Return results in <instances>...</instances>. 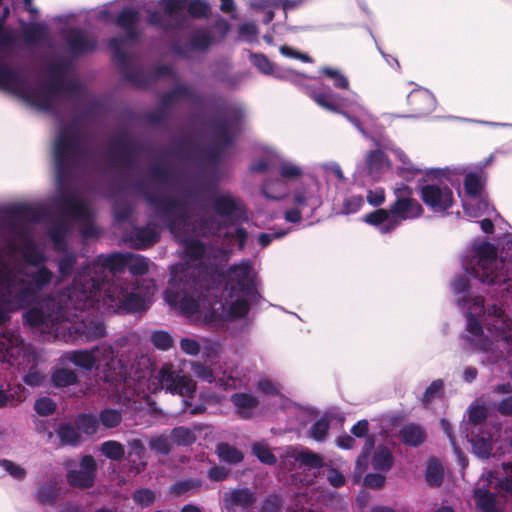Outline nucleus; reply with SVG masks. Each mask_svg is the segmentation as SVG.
Masks as SVG:
<instances>
[{"instance_id": "f257e3e1", "label": "nucleus", "mask_w": 512, "mask_h": 512, "mask_svg": "<svg viewBox=\"0 0 512 512\" xmlns=\"http://www.w3.org/2000/svg\"><path fill=\"white\" fill-rule=\"evenodd\" d=\"M22 260L14 252L0 250V325L10 313L26 309L23 323L44 339L64 342H92L106 335L99 314L136 313L148 309L156 291L153 280L140 287L118 275L128 269V252L100 254L83 266L72 284L43 295L58 284L46 266L47 257L34 242L21 249Z\"/></svg>"}, {"instance_id": "f03ea898", "label": "nucleus", "mask_w": 512, "mask_h": 512, "mask_svg": "<svg viewBox=\"0 0 512 512\" xmlns=\"http://www.w3.org/2000/svg\"><path fill=\"white\" fill-rule=\"evenodd\" d=\"M148 200L183 246L182 262L171 267L164 294L170 307L190 322L212 324L242 318L250 306L264 301L258 273L250 260L220 271L233 248L242 249L247 238L246 230L239 227L247 220L239 198L227 192L210 196L209 205L223 223L205 219L187 201L167 195Z\"/></svg>"}, {"instance_id": "7ed1b4c3", "label": "nucleus", "mask_w": 512, "mask_h": 512, "mask_svg": "<svg viewBox=\"0 0 512 512\" xmlns=\"http://www.w3.org/2000/svg\"><path fill=\"white\" fill-rule=\"evenodd\" d=\"M512 250V239L507 242ZM471 255L465 257L462 266L465 272L486 285L497 300L505 302L512 297V258L498 257L497 247L487 241L474 242ZM457 302L466 318V330L462 339L471 350L491 353V364L496 363L502 354L497 350L501 341L512 346V319L506 314L503 305L493 303L485 309L481 296L471 297L467 275L456 276L451 283Z\"/></svg>"}, {"instance_id": "20e7f679", "label": "nucleus", "mask_w": 512, "mask_h": 512, "mask_svg": "<svg viewBox=\"0 0 512 512\" xmlns=\"http://www.w3.org/2000/svg\"><path fill=\"white\" fill-rule=\"evenodd\" d=\"M61 361H68L87 371H97L108 385L111 399L118 404H135L150 393L165 390L183 398L182 412L196 415L206 410L203 403L193 405L189 401L196 392L195 381L171 363L163 365L154 374L150 359L142 356L129 371L114 347L107 343L66 352Z\"/></svg>"}, {"instance_id": "39448f33", "label": "nucleus", "mask_w": 512, "mask_h": 512, "mask_svg": "<svg viewBox=\"0 0 512 512\" xmlns=\"http://www.w3.org/2000/svg\"><path fill=\"white\" fill-rule=\"evenodd\" d=\"M60 216L53 221L48 229V235L53 243V249L62 254L54 262L61 278H67L77 263V254L68 251L67 240L70 235V221H75L80 227L84 239L97 238L100 231L93 223V212L89 204L76 193H64L56 199Z\"/></svg>"}, {"instance_id": "423d86ee", "label": "nucleus", "mask_w": 512, "mask_h": 512, "mask_svg": "<svg viewBox=\"0 0 512 512\" xmlns=\"http://www.w3.org/2000/svg\"><path fill=\"white\" fill-rule=\"evenodd\" d=\"M0 88L22 98L40 111L54 112L64 105L66 84L61 79L35 81L19 68L9 66L0 59Z\"/></svg>"}, {"instance_id": "0eeeda50", "label": "nucleus", "mask_w": 512, "mask_h": 512, "mask_svg": "<svg viewBox=\"0 0 512 512\" xmlns=\"http://www.w3.org/2000/svg\"><path fill=\"white\" fill-rule=\"evenodd\" d=\"M394 154L401 162L397 174L407 182H421L422 201L433 213L443 216L455 203L453 191L447 182L452 186L459 185V179L453 178L451 168L422 169L414 166L402 150L395 149Z\"/></svg>"}, {"instance_id": "6e6552de", "label": "nucleus", "mask_w": 512, "mask_h": 512, "mask_svg": "<svg viewBox=\"0 0 512 512\" xmlns=\"http://www.w3.org/2000/svg\"><path fill=\"white\" fill-rule=\"evenodd\" d=\"M323 172V178L328 186L326 193L319 181L311 179L307 183L296 186L292 192L291 206L284 213V219L289 223H300L303 219L310 218L323 204V197L335 202V197L330 193V186L339 189L345 185L347 179L338 163L329 162L318 166Z\"/></svg>"}, {"instance_id": "1a4fd4ad", "label": "nucleus", "mask_w": 512, "mask_h": 512, "mask_svg": "<svg viewBox=\"0 0 512 512\" xmlns=\"http://www.w3.org/2000/svg\"><path fill=\"white\" fill-rule=\"evenodd\" d=\"M91 159V151L86 137L76 124H61L54 143V160L59 185L76 168Z\"/></svg>"}, {"instance_id": "9d476101", "label": "nucleus", "mask_w": 512, "mask_h": 512, "mask_svg": "<svg viewBox=\"0 0 512 512\" xmlns=\"http://www.w3.org/2000/svg\"><path fill=\"white\" fill-rule=\"evenodd\" d=\"M395 201L389 209H377L366 214L363 220L387 234L398 228L404 221L419 218L423 214L421 204L413 198V190L404 183H397L393 189Z\"/></svg>"}, {"instance_id": "9b49d317", "label": "nucleus", "mask_w": 512, "mask_h": 512, "mask_svg": "<svg viewBox=\"0 0 512 512\" xmlns=\"http://www.w3.org/2000/svg\"><path fill=\"white\" fill-rule=\"evenodd\" d=\"M306 93L322 108L345 116L365 136L376 125V119L360 103L356 93L343 97L331 90L316 88H307Z\"/></svg>"}, {"instance_id": "f8f14e48", "label": "nucleus", "mask_w": 512, "mask_h": 512, "mask_svg": "<svg viewBox=\"0 0 512 512\" xmlns=\"http://www.w3.org/2000/svg\"><path fill=\"white\" fill-rule=\"evenodd\" d=\"M503 470L505 473L504 479L496 480L494 474L488 471L483 473L478 480L474 490V498L477 509L481 512H499L496 496L489 490L490 487L494 486L499 491L512 496V462L504 463Z\"/></svg>"}, {"instance_id": "ddd939ff", "label": "nucleus", "mask_w": 512, "mask_h": 512, "mask_svg": "<svg viewBox=\"0 0 512 512\" xmlns=\"http://www.w3.org/2000/svg\"><path fill=\"white\" fill-rule=\"evenodd\" d=\"M38 359L35 348L22 339L18 329L0 331V361L11 365L32 364Z\"/></svg>"}, {"instance_id": "4468645a", "label": "nucleus", "mask_w": 512, "mask_h": 512, "mask_svg": "<svg viewBox=\"0 0 512 512\" xmlns=\"http://www.w3.org/2000/svg\"><path fill=\"white\" fill-rule=\"evenodd\" d=\"M493 156H490L484 164L477 168L475 171H467L466 168L454 167L451 168L452 176L454 179L458 178L461 180V176L465 175L464 187H465V198L462 200V205L465 214L470 218L481 217L483 210H474V204L478 202L479 196H482V190L485 180V174L483 167L488 165L492 161Z\"/></svg>"}, {"instance_id": "2eb2a0df", "label": "nucleus", "mask_w": 512, "mask_h": 512, "mask_svg": "<svg viewBox=\"0 0 512 512\" xmlns=\"http://www.w3.org/2000/svg\"><path fill=\"white\" fill-rule=\"evenodd\" d=\"M249 169L253 173H268L278 170L280 177L288 183L303 175V170L300 166L282 159L275 151L270 149L265 150L263 156L255 160Z\"/></svg>"}, {"instance_id": "dca6fc26", "label": "nucleus", "mask_w": 512, "mask_h": 512, "mask_svg": "<svg viewBox=\"0 0 512 512\" xmlns=\"http://www.w3.org/2000/svg\"><path fill=\"white\" fill-rule=\"evenodd\" d=\"M243 118V109L233 107L227 111L223 119L216 123L215 143L220 149L223 150L233 144L241 132Z\"/></svg>"}, {"instance_id": "f3484780", "label": "nucleus", "mask_w": 512, "mask_h": 512, "mask_svg": "<svg viewBox=\"0 0 512 512\" xmlns=\"http://www.w3.org/2000/svg\"><path fill=\"white\" fill-rule=\"evenodd\" d=\"M161 7L165 15L174 20L177 25H181L184 21L182 12L185 9L194 18L208 17L210 12L208 3L203 0H161Z\"/></svg>"}, {"instance_id": "a211bd4d", "label": "nucleus", "mask_w": 512, "mask_h": 512, "mask_svg": "<svg viewBox=\"0 0 512 512\" xmlns=\"http://www.w3.org/2000/svg\"><path fill=\"white\" fill-rule=\"evenodd\" d=\"M281 465L292 470L296 465L300 468L316 470L322 467V459L316 453L296 446H288L280 455Z\"/></svg>"}, {"instance_id": "6ab92c4d", "label": "nucleus", "mask_w": 512, "mask_h": 512, "mask_svg": "<svg viewBox=\"0 0 512 512\" xmlns=\"http://www.w3.org/2000/svg\"><path fill=\"white\" fill-rule=\"evenodd\" d=\"M256 494L249 488L233 489L225 492L223 507L227 512H254Z\"/></svg>"}, {"instance_id": "aec40b11", "label": "nucleus", "mask_w": 512, "mask_h": 512, "mask_svg": "<svg viewBox=\"0 0 512 512\" xmlns=\"http://www.w3.org/2000/svg\"><path fill=\"white\" fill-rule=\"evenodd\" d=\"M191 369L198 379L210 384L215 383L223 390L237 389L241 385V380L231 373L224 372L222 377L216 378L210 367L197 361L191 363Z\"/></svg>"}, {"instance_id": "412c9836", "label": "nucleus", "mask_w": 512, "mask_h": 512, "mask_svg": "<svg viewBox=\"0 0 512 512\" xmlns=\"http://www.w3.org/2000/svg\"><path fill=\"white\" fill-rule=\"evenodd\" d=\"M96 462L92 456H84L78 469H71L67 473V481L71 486L89 488L94 483Z\"/></svg>"}, {"instance_id": "4be33fe9", "label": "nucleus", "mask_w": 512, "mask_h": 512, "mask_svg": "<svg viewBox=\"0 0 512 512\" xmlns=\"http://www.w3.org/2000/svg\"><path fill=\"white\" fill-rule=\"evenodd\" d=\"M498 428L494 425H485V429L478 428V433L471 431V435H467L468 441L471 443L473 452L480 458H488L491 454L493 438Z\"/></svg>"}, {"instance_id": "5701e85b", "label": "nucleus", "mask_w": 512, "mask_h": 512, "mask_svg": "<svg viewBox=\"0 0 512 512\" xmlns=\"http://www.w3.org/2000/svg\"><path fill=\"white\" fill-rule=\"evenodd\" d=\"M6 212L12 222L21 224L40 222L46 214L43 207L31 204H15Z\"/></svg>"}, {"instance_id": "b1692460", "label": "nucleus", "mask_w": 512, "mask_h": 512, "mask_svg": "<svg viewBox=\"0 0 512 512\" xmlns=\"http://www.w3.org/2000/svg\"><path fill=\"white\" fill-rule=\"evenodd\" d=\"M408 103L413 108V116L421 117L431 113L436 107L434 95L424 88L414 89L408 95Z\"/></svg>"}, {"instance_id": "393cba45", "label": "nucleus", "mask_w": 512, "mask_h": 512, "mask_svg": "<svg viewBox=\"0 0 512 512\" xmlns=\"http://www.w3.org/2000/svg\"><path fill=\"white\" fill-rule=\"evenodd\" d=\"M230 401L234 406L235 414L241 419H251L255 416L259 399L248 392H237L231 395Z\"/></svg>"}, {"instance_id": "a878e982", "label": "nucleus", "mask_w": 512, "mask_h": 512, "mask_svg": "<svg viewBox=\"0 0 512 512\" xmlns=\"http://www.w3.org/2000/svg\"><path fill=\"white\" fill-rule=\"evenodd\" d=\"M160 232L156 225L148 224L144 227H135L127 237L131 246L136 249H145L159 240Z\"/></svg>"}, {"instance_id": "bb28decb", "label": "nucleus", "mask_w": 512, "mask_h": 512, "mask_svg": "<svg viewBox=\"0 0 512 512\" xmlns=\"http://www.w3.org/2000/svg\"><path fill=\"white\" fill-rule=\"evenodd\" d=\"M65 41L70 51L76 55L91 52L96 47L95 38L80 29L69 30L65 35Z\"/></svg>"}, {"instance_id": "cd10ccee", "label": "nucleus", "mask_w": 512, "mask_h": 512, "mask_svg": "<svg viewBox=\"0 0 512 512\" xmlns=\"http://www.w3.org/2000/svg\"><path fill=\"white\" fill-rule=\"evenodd\" d=\"M368 431H369V423L365 419L359 420L351 428V433L355 437H358V438L366 437L365 446L363 448L361 455L358 457L357 462H356L357 467L359 469H362V467L366 466L370 451L374 447V439L372 436H368Z\"/></svg>"}, {"instance_id": "c85d7f7f", "label": "nucleus", "mask_w": 512, "mask_h": 512, "mask_svg": "<svg viewBox=\"0 0 512 512\" xmlns=\"http://www.w3.org/2000/svg\"><path fill=\"white\" fill-rule=\"evenodd\" d=\"M140 11L135 7L124 8L117 16L116 23L126 31L127 38L134 41L138 37L136 25L139 21Z\"/></svg>"}, {"instance_id": "c756f323", "label": "nucleus", "mask_w": 512, "mask_h": 512, "mask_svg": "<svg viewBox=\"0 0 512 512\" xmlns=\"http://www.w3.org/2000/svg\"><path fill=\"white\" fill-rule=\"evenodd\" d=\"M250 60L252 64L258 68L260 72L263 74H274L275 77L280 79H286L290 80L292 82H297L299 76L296 75L294 72L288 70L283 72H275L273 68V64L270 62V60L263 54H251Z\"/></svg>"}, {"instance_id": "7c9ffc66", "label": "nucleus", "mask_w": 512, "mask_h": 512, "mask_svg": "<svg viewBox=\"0 0 512 512\" xmlns=\"http://www.w3.org/2000/svg\"><path fill=\"white\" fill-rule=\"evenodd\" d=\"M263 195L272 200H281L286 197L290 191L289 183L282 177L267 179L262 184Z\"/></svg>"}, {"instance_id": "2f4dec72", "label": "nucleus", "mask_w": 512, "mask_h": 512, "mask_svg": "<svg viewBox=\"0 0 512 512\" xmlns=\"http://www.w3.org/2000/svg\"><path fill=\"white\" fill-rule=\"evenodd\" d=\"M399 438L403 444L417 447L425 441L426 434L420 425L407 423L400 428Z\"/></svg>"}, {"instance_id": "473e14b6", "label": "nucleus", "mask_w": 512, "mask_h": 512, "mask_svg": "<svg viewBox=\"0 0 512 512\" xmlns=\"http://www.w3.org/2000/svg\"><path fill=\"white\" fill-rule=\"evenodd\" d=\"M390 163L385 154L380 151H371L366 158L367 173L373 178H378L382 173L388 170Z\"/></svg>"}, {"instance_id": "72a5a7b5", "label": "nucleus", "mask_w": 512, "mask_h": 512, "mask_svg": "<svg viewBox=\"0 0 512 512\" xmlns=\"http://www.w3.org/2000/svg\"><path fill=\"white\" fill-rule=\"evenodd\" d=\"M50 381L56 388H65L75 385L78 382V376L72 369L54 368L51 372Z\"/></svg>"}, {"instance_id": "f704fd0d", "label": "nucleus", "mask_w": 512, "mask_h": 512, "mask_svg": "<svg viewBox=\"0 0 512 512\" xmlns=\"http://www.w3.org/2000/svg\"><path fill=\"white\" fill-rule=\"evenodd\" d=\"M258 391L263 393L265 396L273 397V405H279L283 408L286 407L287 400L283 397L280 392L279 386L269 379H261L256 385Z\"/></svg>"}, {"instance_id": "c9c22d12", "label": "nucleus", "mask_w": 512, "mask_h": 512, "mask_svg": "<svg viewBox=\"0 0 512 512\" xmlns=\"http://www.w3.org/2000/svg\"><path fill=\"white\" fill-rule=\"evenodd\" d=\"M128 270L133 276L147 274L152 262L145 256L128 252Z\"/></svg>"}, {"instance_id": "e433bc0d", "label": "nucleus", "mask_w": 512, "mask_h": 512, "mask_svg": "<svg viewBox=\"0 0 512 512\" xmlns=\"http://www.w3.org/2000/svg\"><path fill=\"white\" fill-rule=\"evenodd\" d=\"M48 28L43 23H33L24 29V38L28 44H39L47 38Z\"/></svg>"}, {"instance_id": "4c0bfd02", "label": "nucleus", "mask_w": 512, "mask_h": 512, "mask_svg": "<svg viewBox=\"0 0 512 512\" xmlns=\"http://www.w3.org/2000/svg\"><path fill=\"white\" fill-rule=\"evenodd\" d=\"M219 459L229 464H237L243 460V454L235 447L221 443L216 449Z\"/></svg>"}, {"instance_id": "58836bf2", "label": "nucleus", "mask_w": 512, "mask_h": 512, "mask_svg": "<svg viewBox=\"0 0 512 512\" xmlns=\"http://www.w3.org/2000/svg\"><path fill=\"white\" fill-rule=\"evenodd\" d=\"M57 435L62 445L75 446L80 441V435L78 429H76L71 423H64L57 429Z\"/></svg>"}, {"instance_id": "ea45409f", "label": "nucleus", "mask_w": 512, "mask_h": 512, "mask_svg": "<svg viewBox=\"0 0 512 512\" xmlns=\"http://www.w3.org/2000/svg\"><path fill=\"white\" fill-rule=\"evenodd\" d=\"M444 470L440 462L431 458L428 461L425 478L430 486H439L443 480Z\"/></svg>"}, {"instance_id": "a19ab883", "label": "nucleus", "mask_w": 512, "mask_h": 512, "mask_svg": "<svg viewBox=\"0 0 512 512\" xmlns=\"http://www.w3.org/2000/svg\"><path fill=\"white\" fill-rule=\"evenodd\" d=\"M372 464L376 470H389L393 464V456L391 451L386 447H379L374 453Z\"/></svg>"}, {"instance_id": "79ce46f5", "label": "nucleus", "mask_w": 512, "mask_h": 512, "mask_svg": "<svg viewBox=\"0 0 512 512\" xmlns=\"http://www.w3.org/2000/svg\"><path fill=\"white\" fill-rule=\"evenodd\" d=\"M320 74L333 82V86L337 89H348L349 80L347 76L339 69L332 67H323Z\"/></svg>"}, {"instance_id": "37998d69", "label": "nucleus", "mask_w": 512, "mask_h": 512, "mask_svg": "<svg viewBox=\"0 0 512 512\" xmlns=\"http://www.w3.org/2000/svg\"><path fill=\"white\" fill-rule=\"evenodd\" d=\"M488 415V409L484 404H479L478 401H475L471 404L468 410V417L471 424L475 426V428H483L485 429V425L482 423L485 421Z\"/></svg>"}, {"instance_id": "c03bdc74", "label": "nucleus", "mask_w": 512, "mask_h": 512, "mask_svg": "<svg viewBox=\"0 0 512 512\" xmlns=\"http://www.w3.org/2000/svg\"><path fill=\"white\" fill-rule=\"evenodd\" d=\"M364 197L361 194H346L342 201L340 213L344 215L358 212L364 205Z\"/></svg>"}, {"instance_id": "a18cd8bd", "label": "nucleus", "mask_w": 512, "mask_h": 512, "mask_svg": "<svg viewBox=\"0 0 512 512\" xmlns=\"http://www.w3.org/2000/svg\"><path fill=\"white\" fill-rule=\"evenodd\" d=\"M172 441L180 446H188L195 442L196 435L190 428L179 426L171 431Z\"/></svg>"}, {"instance_id": "49530a36", "label": "nucleus", "mask_w": 512, "mask_h": 512, "mask_svg": "<svg viewBox=\"0 0 512 512\" xmlns=\"http://www.w3.org/2000/svg\"><path fill=\"white\" fill-rule=\"evenodd\" d=\"M75 422L77 429L87 435L96 433L99 427V419L92 414H80Z\"/></svg>"}, {"instance_id": "de8ad7c7", "label": "nucleus", "mask_w": 512, "mask_h": 512, "mask_svg": "<svg viewBox=\"0 0 512 512\" xmlns=\"http://www.w3.org/2000/svg\"><path fill=\"white\" fill-rule=\"evenodd\" d=\"M252 453L266 465H274L277 462L276 456L272 453L268 444L264 441L254 443L252 445Z\"/></svg>"}, {"instance_id": "09e8293b", "label": "nucleus", "mask_w": 512, "mask_h": 512, "mask_svg": "<svg viewBox=\"0 0 512 512\" xmlns=\"http://www.w3.org/2000/svg\"><path fill=\"white\" fill-rule=\"evenodd\" d=\"M18 36L16 31L5 28L0 23V51L12 52L17 46Z\"/></svg>"}, {"instance_id": "8fccbe9b", "label": "nucleus", "mask_w": 512, "mask_h": 512, "mask_svg": "<svg viewBox=\"0 0 512 512\" xmlns=\"http://www.w3.org/2000/svg\"><path fill=\"white\" fill-rule=\"evenodd\" d=\"M150 341L155 348L167 351L173 346V338L171 334L165 330H155L150 335Z\"/></svg>"}, {"instance_id": "3c124183", "label": "nucleus", "mask_w": 512, "mask_h": 512, "mask_svg": "<svg viewBox=\"0 0 512 512\" xmlns=\"http://www.w3.org/2000/svg\"><path fill=\"white\" fill-rule=\"evenodd\" d=\"M25 399L26 394L21 386H17L16 389H10L8 392L0 389V408L8 404L13 405L23 402Z\"/></svg>"}, {"instance_id": "603ef678", "label": "nucleus", "mask_w": 512, "mask_h": 512, "mask_svg": "<svg viewBox=\"0 0 512 512\" xmlns=\"http://www.w3.org/2000/svg\"><path fill=\"white\" fill-rule=\"evenodd\" d=\"M222 351V342L219 339H208L203 340L201 346L202 357L205 360H213L220 356Z\"/></svg>"}, {"instance_id": "864d4df0", "label": "nucleus", "mask_w": 512, "mask_h": 512, "mask_svg": "<svg viewBox=\"0 0 512 512\" xmlns=\"http://www.w3.org/2000/svg\"><path fill=\"white\" fill-rule=\"evenodd\" d=\"M100 450L103 455L112 460H120L125 454L124 446L113 440L102 443Z\"/></svg>"}, {"instance_id": "5fc2aeb1", "label": "nucleus", "mask_w": 512, "mask_h": 512, "mask_svg": "<svg viewBox=\"0 0 512 512\" xmlns=\"http://www.w3.org/2000/svg\"><path fill=\"white\" fill-rule=\"evenodd\" d=\"M99 422L106 428H114L119 425L122 415L118 410L105 409L99 415Z\"/></svg>"}, {"instance_id": "6e6d98bb", "label": "nucleus", "mask_w": 512, "mask_h": 512, "mask_svg": "<svg viewBox=\"0 0 512 512\" xmlns=\"http://www.w3.org/2000/svg\"><path fill=\"white\" fill-rule=\"evenodd\" d=\"M329 430V422L327 419H318L310 428V437L318 442H322L326 439Z\"/></svg>"}, {"instance_id": "4d7b16f0", "label": "nucleus", "mask_w": 512, "mask_h": 512, "mask_svg": "<svg viewBox=\"0 0 512 512\" xmlns=\"http://www.w3.org/2000/svg\"><path fill=\"white\" fill-rule=\"evenodd\" d=\"M190 43L192 48L204 50L212 43V37L207 30H198L193 33Z\"/></svg>"}, {"instance_id": "13d9d810", "label": "nucleus", "mask_w": 512, "mask_h": 512, "mask_svg": "<svg viewBox=\"0 0 512 512\" xmlns=\"http://www.w3.org/2000/svg\"><path fill=\"white\" fill-rule=\"evenodd\" d=\"M149 447L156 453L166 455L171 450L169 438L165 435H157L150 439Z\"/></svg>"}, {"instance_id": "bf43d9fd", "label": "nucleus", "mask_w": 512, "mask_h": 512, "mask_svg": "<svg viewBox=\"0 0 512 512\" xmlns=\"http://www.w3.org/2000/svg\"><path fill=\"white\" fill-rule=\"evenodd\" d=\"M179 345L181 351L189 356H197L201 352V344L194 338L184 337Z\"/></svg>"}, {"instance_id": "052dcab7", "label": "nucleus", "mask_w": 512, "mask_h": 512, "mask_svg": "<svg viewBox=\"0 0 512 512\" xmlns=\"http://www.w3.org/2000/svg\"><path fill=\"white\" fill-rule=\"evenodd\" d=\"M34 409L38 414L48 416L55 411L56 404L49 397H41L35 401Z\"/></svg>"}, {"instance_id": "680f3d73", "label": "nucleus", "mask_w": 512, "mask_h": 512, "mask_svg": "<svg viewBox=\"0 0 512 512\" xmlns=\"http://www.w3.org/2000/svg\"><path fill=\"white\" fill-rule=\"evenodd\" d=\"M251 6L255 9L265 11V16L263 18L264 23L267 24L273 20L274 12H273L272 6L273 7H276V6L273 4L272 0H252Z\"/></svg>"}, {"instance_id": "e2e57ef3", "label": "nucleus", "mask_w": 512, "mask_h": 512, "mask_svg": "<svg viewBox=\"0 0 512 512\" xmlns=\"http://www.w3.org/2000/svg\"><path fill=\"white\" fill-rule=\"evenodd\" d=\"M132 498L138 505L147 507L154 502L155 494L150 489H140L133 493Z\"/></svg>"}, {"instance_id": "0e129e2a", "label": "nucleus", "mask_w": 512, "mask_h": 512, "mask_svg": "<svg viewBox=\"0 0 512 512\" xmlns=\"http://www.w3.org/2000/svg\"><path fill=\"white\" fill-rule=\"evenodd\" d=\"M36 498L41 504L53 503L56 498L55 485L50 484L39 488L36 494Z\"/></svg>"}, {"instance_id": "69168bd1", "label": "nucleus", "mask_w": 512, "mask_h": 512, "mask_svg": "<svg viewBox=\"0 0 512 512\" xmlns=\"http://www.w3.org/2000/svg\"><path fill=\"white\" fill-rule=\"evenodd\" d=\"M257 26L254 23H244L239 27L238 35L239 38L246 42H253L257 37Z\"/></svg>"}, {"instance_id": "338daca9", "label": "nucleus", "mask_w": 512, "mask_h": 512, "mask_svg": "<svg viewBox=\"0 0 512 512\" xmlns=\"http://www.w3.org/2000/svg\"><path fill=\"white\" fill-rule=\"evenodd\" d=\"M45 375L41 373L36 367L29 369L28 373L23 377L26 385L31 387H39L43 384Z\"/></svg>"}, {"instance_id": "774afa93", "label": "nucleus", "mask_w": 512, "mask_h": 512, "mask_svg": "<svg viewBox=\"0 0 512 512\" xmlns=\"http://www.w3.org/2000/svg\"><path fill=\"white\" fill-rule=\"evenodd\" d=\"M443 389V381L438 379L433 381L425 390L423 395V402L425 405L429 404L435 397L440 395Z\"/></svg>"}]
</instances>
